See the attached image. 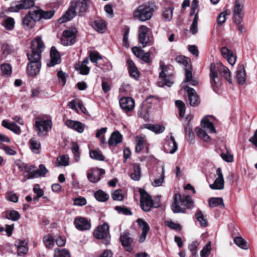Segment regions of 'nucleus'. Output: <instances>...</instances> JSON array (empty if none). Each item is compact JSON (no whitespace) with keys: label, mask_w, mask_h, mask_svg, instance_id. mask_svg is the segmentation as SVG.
Returning <instances> with one entry per match:
<instances>
[{"label":"nucleus","mask_w":257,"mask_h":257,"mask_svg":"<svg viewBox=\"0 0 257 257\" xmlns=\"http://www.w3.org/2000/svg\"><path fill=\"white\" fill-rule=\"evenodd\" d=\"M156 10L154 3H146L139 6L134 12V17L141 22H145L150 20Z\"/></svg>","instance_id":"obj_1"},{"label":"nucleus","mask_w":257,"mask_h":257,"mask_svg":"<svg viewBox=\"0 0 257 257\" xmlns=\"http://www.w3.org/2000/svg\"><path fill=\"white\" fill-rule=\"evenodd\" d=\"M52 122L49 119L38 118L35 121V128L40 137H44L51 129Z\"/></svg>","instance_id":"obj_2"},{"label":"nucleus","mask_w":257,"mask_h":257,"mask_svg":"<svg viewBox=\"0 0 257 257\" xmlns=\"http://www.w3.org/2000/svg\"><path fill=\"white\" fill-rule=\"evenodd\" d=\"M32 52L27 53V56H32L36 59H41V55L45 49V45L40 37H38L31 42Z\"/></svg>","instance_id":"obj_3"},{"label":"nucleus","mask_w":257,"mask_h":257,"mask_svg":"<svg viewBox=\"0 0 257 257\" xmlns=\"http://www.w3.org/2000/svg\"><path fill=\"white\" fill-rule=\"evenodd\" d=\"M93 235L97 239H103V243L105 245L108 244L110 240V236L108 224L104 223L102 225L98 226L94 230Z\"/></svg>","instance_id":"obj_4"},{"label":"nucleus","mask_w":257,"mask_h":257,"mask_svg":"<svg viewBox=\"0 0 257 257\" xmlns=\"http://www.w3.org/2000/svg\"><path fill=\"white\" fill-rule=\"evenodd\" d=\"M28 58L30 62L27 66L28 74L32 77L36 76L39 73L41 67L40 59L37 60L31 56Z\"/></svg>","instance_id":"obj_5"},{"label":"nucleus","mask_w":257,"mask_h":257,"mask_svg":"<svg viewBox=\"0 0 257 257\" xmlns=\"http://www.w3.org/2000/svg\"><path fill=\"white\" fill-rule=\"evenodd\" d=\"M210 81L211 87L214 90L218 88L221 85V77L219 73L215 68V66L212 63L209 67Z\"/></svg>","instance_id":"obj_6"},{"label":"nucleus","mask_w":257,"mask_h":257,"mask_svg":"<svg viewBox=\"0 0 257 257\" xmlns=\"http://www.w3.org/2000/svg\"><path fill=\"white\" fill-rule=\"evenodd\" d=\"M140 203L142 209L146 212L149 211L153 206V200L151 196L143 190H140Z\"/></svg>","instance_id":"obj_7"},{"label":"nucleus","mask_w":257,"mask_h":257,"mask_svg":"<svg viewBox=\"0 0 257 257\" xmlns=\"http://www.w3.org/2000/svg\"><path fill=\"white\" fill-rule=\"evenodd\" d=\"M35 0H21V3L12 5L9 8L10 12L17 13L23 9H28L32 7L35 4Z\"/></svg>","instance_id":"obj_8"},{"label":"nucleus","mask_w":257,"mask_h":257,"mask_svg":"<svg viewBox=\"0 0 257 257\" xmlns=\"http://www.w3.org/2000/svg\"><path fill=\"white\" fill-rule=\"evenodd\" d=\"M242 8L243 5L239 0H236L233 10V21L236 25L240 24L243 17Z\"/></svg>","instance_id":"obj_9"},{"label":"nucleus","mask_w":257,"mask_h":257,"mask_svg":"<svg viewBox=\"0 0 257 257\" xmlns=\"http://www.w3.org/2000/svg\"><path fill=\"white\" fill-rule=\"evenodd\" d=\"M76 34L72 30H65L63 32L61 43L64 46H69L75 42Z\"/></svg>","instance_id":"obj_10"},{"label":"nucleus","mask_w":257,"mask_h":257,"mask_svg":"<svg viewBox=\"0 0 257 257\" xmlns=\"http://www.w3.org/2000/svg\"><path fill=\"white\" fill-rule=\"evenodd\" d=\"M216 175L217 177L215 179L214 183L209 185L212 189L221 190L224 188V180L223 174L220 168H218L216 170Z\"/></svg>","instance_id":"obj_11"},{"label":"nucleus","mask_w":257,"mask_h":257,"mask_svg":"<svg viewBox=\"0 0 257 257\" xmlns=\"http://www.w3.org/2000/svg\"><path fill=\"white\" fill-rule=\"evenodd\" d=\"M75 227L80 231L89 230L91 228L90 222L85 218L76 217L74 221Z\"/></svg>","instance_id":"obj_12"},{"label":"nucleus","mask_w":257,"mask_h":257,"mask_svg":"<svg viewBox=\"0 0 257 257\" xmlns=\"http://www.w3.org/2000/svg\"><path fill=\"white\" fill-rule=\"evenodd\" d=\"M105 173V170L102 169L93 168L87 173L88 180L92 183H96L100 179V177Z\"/></svg>","instance_id":"obj_13"},{"label":"nucleus","mask_w":257,"mask_h":257,"mask_svg":"<svg viewBox=\"0 0 257 257\" xmlns=\"http://www.w3.org/2000/svg\"><path fill=\"white\" fill-rule=\"evenodd\" d=\"M121 108L125 112L133 110L135 107V100L131 97H123L119 100Z\"/></svg>","instance_id":"obj_14"},{"label":"nucleus","mask_w":257,"mask_h":257,"mask_svg":"<svg viewBox=\"0 0 257 257\" xmlns=\"http://www.w3.org/2000/svg\"><path fill=\"white\" fill-rule=\"evenodd\" d=\"M184 89L187 92L190 105L192 106L198 105L200 103V101L195 90L189 86L185 87Z\"/></svg>","instance_id":"obj_15"},{"label":"nucleus","mask_w":257,"mask_h":257,"mask_svg":"<svg viewBox=\"0 0 257 257\" xmlns=\"http://www.w3.org/2000/svg\"><path fill=\"white\" fill-rule=\"evenodd\" d=\"M165 152L169 154H174L178 149V145L174 137L171 135L169 140H167L164 145Z\"/></svg>","instance_id":"obj_16"},{"label":"nucleus","mask_w":257,"mask_h":257,"mask_svg":"<svg viewBox=\"0 0 257 257\" xmlns=\"http://www.w3.org/2000/svg\"><path fill=\"white\" fill-rule=\"evenodd\" d=\"M215 66V68L218 73L220 74V76H223L224 78L227 80L229 83H232V80L230 76V72L229 69L223 66L221 63H213Z\"/></svg>","instance_id":"obj_17"},{"label":"nucleus","mask_w":257,"mask_h":257,"mask_svg":"<svg viewBox=\"0 0 257 257\" xmlns=\"http://www.w3.org/2000/svg\"><path fill=\"white\" fill-rule=\"evenodd\" d=\"M89 5V0H79L73 2L71 4V5L75 8V10L79 14L85 12L87 10Z\"/></svg>","instance_id":"obj_18"},{"label":"nucleus","mask_w":257,"mask_h":257,"mask_svg":"<svg viewBox=\"0 0 257 257\" xmlns=\"http://www.w3.org/2000/svg\"><path fill=\"white\" fill-rule=\"evenodd\" d=\"M65 124L69 128L74 130L79 133H83L85 127V125L81 122L71 119L67 120Z\"/></svg>","instance_id":"obj_19"},{"label":"nucleus","mask_w":257,"mask_h":257,"mask_svg":"<svg viewBox=\"0 0 257 257\" xmlns=\"http://www.w3.org/2000/svg\"><path fill=\"white\" fill-rule=\"evenodd\" d=\"M120 240L126 251H131L133 250L131 244L133 241V239L130 236L128 232H123L120 237Z\"/></svg>","instance_id":"obj_20"},{"label":"nucleus","mask_w":257,"mask_h":257,"mask_svg":"<svg viewBox=\"0 0 257 257\" xmlns=\"http://www.w3.org/2000/svg\"><path fill=\"white\" fill-rule=\"evenodd\" d=\"M235 78L237 83L243 85L245 83L246 80V72L244 67L242 65L238 66L235 72Z\"/></svg>","instance_id":"obj_21"},{"label":"nucleus","mask_w":257,"mask_h":257,"mask_svg":"<svg viewBox=\"0 0 257 257\" xmlns=\"http://www.w3.org/2000/svg\"><path fill=\"white\" fill-rule=\"evenodd\" d=\"M162 71L160 73L159 78L160 79L159 82V85L161 87H163L164 85L170 87L173 84L172 79L170 77L167 78L166 76L165 71L166 69V67L165 66H161Z\"/></svg>","instance_id":"obj_22"},{"label":"nucleus","mask_w":257,"mask_h":257,"mask_svg":"<svg viewBox=\"0 0 257 257\" xmlns=\"http://www.w3.org/2000/svg\"><path fill=\"white\" fill-rule=\"evenodd\" d=\"M181 196L180 194L177 193L175 194L173 202L172 204V210L174 213H184L185 209V208H181L179 206V201H181Z\"/></svg>","instance_id":"obj_23"},{"label":"nucleus","mask_w":257,"mask_h":257,"mask_svg":"<svg viewBox=\"0 0 257 257\" xmlns=\"http://www.w3.org/2000/svg\"><path fill=\"white\" fill-rule=\"evenodd\" d=\"M51 61L47 64L48 66L52 67L60 62V55L55 47H52L50 51Z\"/></svg>","instance_id":"obj_24"},{"label":"nucleus","mask_w":257,"mask_h":257,"mask_svg":"<svg viewBox=\"0 0 257 257\" xmlns=\"http://www.w3.org/2000/svg\"><path fill=\"white\" fill-rule=\"evenodd\" d=\"M76 12L77 11L75 10V8L71 5L65 14L59 19V23H63L70 21L75 16Z\"/></svg>","instance_id":"obj_25"},{"label":"nucleus","mask_w":257,"mask_h":257,"mask_svg":"<svg viewBox=\"0 0 257 257\" xmlns=\"http://www.w3.org/2000/svg\"><path fill=\"white\" fill-rule=\"evenodd\" d=\"M76 12L77 11L75 10V8L71 5L65 14L59 19V23H63L70 21L75 16Z\"/></svg>","instance_id":"obj_26"},{"label":"nucleus","mask_w":257,"mask_h":257,"mask_svg":"<svg viewBox=\"0 0 257 257\" xmlns=\"http://www.w3.org/2000/svg\"><path fill=\"white\" fill-rule=\"evenodd\" d=\"M24 168V176L23 179V181L25 182L28 179L35 178L36 177H32L33 175L35 173V167L33 165H30L26 164H23Z\"/></svg>","instance_id":"obj_27"},{"label":"nucleus","mask_w":257,"mask_h":257,"mask_svg":"<svg viewBox=\"0 0 257 257\" xmlns=\"http://www.w3.org/2000/svg\"><path fill=\"white\" fill-rule=\"evenodd\" d=\"M88 62V58H85L81 63H78L75 65V68L79 71L80 74L87 75L89 73L90 70L89 67L87 66Z\"/></svg>","instance_id":"obj_28"},{"label":"nucleus","mask_w":257,"mask_h":257,"mask_svg":"<svg viewBox=\"0 0 257 257\" xmlns=\"http://www.w3.org/2000/svg\"><path fill=\"white\" fill-rule=\"evenodd\" d=\"M17 247L18 254L19 256L24 255L27 254L28 251L27 242L25 240H17L15 242Z\"/></svg>","instance_id":"obj_29"},{"label":"nucleus","mask_w":257,"mask_h":257,"mask_svg":"<svg viewBox=\"0 0 257 257\" xmlns=\"http://www.w3.org/2000/svg\"><path fill=\"white\" fill-rule=\"evenodd\" d=\"M128 70L131 77L137 79L140 76V73L134 62L131 60H127Z\"/></svg>","instance_id":"obj_30"},{"label":"nucleus","mask_w":257,"mask_h":257,"mask_svg":"<svg viewBox=\"0 0 257 257\" xmlns=\"http://www.w3.org/2000/svg\"><path fill=\"white\" fill-rule=\"evenodd\" d=\"M122 141V136L118 131L112 133L108 141L109 146H114Z\"/></svg>","instance_id":"obj_31"},{"label":"nucleus","mask_w":257,"mask_h":257,"mask_svg":"<svg viewBox=\"0 0 257 257\" xmlns=\"http://www.w3.org/2000/svg\"><path fill=\"white\" fill-rule=\"evenodd\" d=\"M201 127L208 133H216V130L212 122L207 118H204L201 121Z\"/></svg>","instance_id":"obj_32"},{"label":"nucleus","mask_w":257,"mask_h":257,"mask_svg":"<svg viewBox=\"0 0 257 257\" xmlns=\"http://www.w3.org/2000/svg\"><path fill=\"white\" fill-rule=\"evenodd\" d=\"M2 125L17 134H21V130L20 127L16 125L15 123H9L7 120H4L2 121Z\"/></svg>","instance_id":"obj_33"},{"label":"nucleus","mask_w":257,"mask_h":257,"mask_svg":"<svg viewBox=\"0 0 257 257\" xmlns=\"http://www.w3.org/2000/svg\"><path fill=\"white\" fill-rule=\"evenodd\" d=\"M92 27L98 32L103 33L105 30L106 25L103 20H98L93 22Z\"/></svg>","instance_id":"obj_34"},{"label":"nucleus","mask_w":257,"mask_h":257,"mask_svg":"<svg viewBox=\"0 0 257 257\" xmlns=\"http://www.w3.org/2000/svg\"><path fill=\"white\" fill-rule=\"evenodd\" d=\"M29 143L31 151L36 154H39L41 148V144L39 141L36 140L35 138H32L30 140Z\"/></svg>","instance_id":"obj_35"},{"label":"nucleus","mask_w":257,"mask_h":257,"mask_svg":"<svg viewBox=\"0 0 257 257\" xmlns=\"http://www.w3.org/2000/svg\"><path fill=\"white\" fill-rule=\"evenodd\" d=\"M209 205L210 207L214 208L218 206L224 207L223 199L221 197H212L208 200Z\"/></svg>","instance_id":"obj_36"},{"label":"nucleus","mask_w":257,"mask_h":257,"mask_svg":"<svg viewBox=\"0 0 257 257\" xmlns=\"http://www.w3.org/2000/svg\"><path fill=\"white\" fill-rule=\"evenodd\" d=\"M145 127L156 134L162 133L165 130L164 126L160 124H146Z\"/></svg>","instance_id":"obj_37"},{"label":"nucleus","mask_w":257,"mask_h":257,"mask_svg":"<svg viewBox=\"0 0 257 257\" xmlns=\"http://www.w3.org/2000/svg\"><path fill=\"white\" fill-rule=\"evenodd\" d=\"M89 156L92 159L101 161H103L105 158L101 152L98 149L90 150L89 151Z\"/></svg>","instance_id":"obj_38"},{"label":"nucleus","mask_w":257,"mask_h":257,"mask_svg":"<svg viewBox=\"0 0 257 257\" xmlns=\"http://www.w3.org/2000/svg\"><path fill=\"white\" fill-rule=\"evenodd\" d=\"M173 10V7L170 5L168 7L165 8L163 10L162 16L166 21H169L172 19Z\"/></svg>","instance_id":"obj_39"},{"label":"nucleus","mask_w":257,"mask_h":257,"mask_svg":"<svg viewBox=\"0 0 257 257\" xmlns=\"http://www.w3.org/2000/svg\"><path fill=\"white\" fill-rule=\"evenodd\" d=\"M71 151L73 154L75 162H79L80 160V153L78 144L76 142H73L71 146Z\"/></svg>","instance_id":"obj_40"},{"label":"nucleus","mask_w":257,"mask_h":257,"mask_svg":"<svg viewBox=\"0 0 257 257\" xmlns=\"http://www.w3.org/2000/svg\"><path fill=\"white\" fill-rule=\"evenodd\" d=\"M23 24L25 29H29L34 27L35 23L28 14L23 19Z\"/></svg>","instance_id":"obj_41"},{"label":"nucleus","mask_w":257,"mask_h":257,"mask_svg":"<svg viewBox=\"0 0 257 257\" xmlns=\"http://www.w3.org/2000/svg\"><path fill=\"white\" fill-rule=\"evenodd\" d=\"M134 172L131 174V178L134 181L140 180L141 176V168L139 164H135L133 167Z\"/></svg>","instance_id":"obj_42"},{"label":"nucleus","mask_w":257,"mask_h":257,"mask_svg":"<svg viewBox=\"0 0 257 257\" xmlns=\"http://www.w3.org/2000/svg\"><path fill=\"white\" fill-rule=\"evenodd\" d=\"M195 131L197 136L204 141L208 142L210 140V138L207 134V132L202 127H197L195 129Z\"/></svg>","instance_id":"obj_43"},{"label":"nucleus","mask_w":257,"mask_h":257,"mask_svg":"<svg viewBox=\"0 0 257 257\" xmlns=\"http://www.w3.org/2000/svg\"><path fill=\"white\" fill-rule=\"evenodd\" d=\"M234 241L237 246L243 249H247L249 247L247 242L240 236L235 237Z\"/></svg>","instance_id":"obj_44"},{"label":"nucleus","mask_w":257,"mask_h":257,"mask_svg":"<svg viewBox=\"0 0 257 257\" xmlns=\"http://www.w3.org/2000/svg\"><path fill=\"white\" fill-rule=\"evenodd\" d=\"M94 196L98 201L101 202L106 201L109 198V195L101 190L96 191L94 193Z\"/></svg>","instance_id":"obj_45"},{"label":"nucleus","mask_w":257,"mask_h":257,"mask_svg":"<svg viewBox=\"0 0 257 257\" xmlns=\"http://www.w3.org/2000/svg\"><path fill=\"white\" fill-rule=\"evenodd\" d=\"M195 215L196 219L199 222L201 226L206 227L207 225V220L205 218V216L201 210H198L196 213Z\"/></svg>","instance_id":"obj_46"},{"label":"nucleus","mask_w":257,"mask_h":257,"mask_svg":"<svg viewBox=\"0 0 257 257\" xmlns=\"http://www.w3.org/2000/svg\"><path fill=\"white\" fill-rule=\"evenodd\" d=\"M48 172V170L42 164L40 165L39 169L35 171V173L33 175L32 177H44L46 174Z\"/></svg>","instance_id":"obj_47"},{"label":"nucleus","mask_w":257,"mask_h":257,"mask_svg":"<svg viewBox=\"0 0 257 257\" xmlns=\"http://www.w3.org/2000/svg\"><path fill=\"white\" fill-rule=\"evenodd\" d=\"M29 16L31 17V19L36 23V22L40 21L42 19V15L41 13V10H37L35 11H30L28 13Z\"/></svg>","instance_id":"obj_48"},{"label":"nucleus","mask_w":257,"mask_h":257,"mask_svg":"<svg viewBox=\"0 0 257 257\" xmlns=\"http://www.w3.org/2000/svg\"><path fill=\"white\" fill-rule=\"evenodd\" d=\"M20 213L15 210H11L7 212L6 218L8 219L16 221L20 218Z\"/></svg>","instance_id":"obj_49"},{"label":"nucleus","mask_w":257,"mask_h":257,"mask_svg":"<svg viewBox=\"0 0 257 257\" xmlns=\"http://www.w3.org/2000/svg\"><path fill=\"white\" fill-rule=\"evenodd\" d=\"M1 70L2 75L9 76L12 72V67L10 64L4 63L1 66Z\"/></svg>","instance_id":"obj_50"},{"label":"nucleus","mask_w":257,"mask_h":257,"mask_svg":"<svg viewBox=\"0 0 257 257\" xmlns=\"http://www.w3.org/2000/svg\"><path fill=\"white\" fill-rule=\"evenodd\" d=\"M139 41L143 48H145L147 46L152 45V44L149 37L147 35L139 36Z\"/></svg>","instance_id":"obj_51"},{"label":"nucleus","mask_w":257,"mask_h":257,"mask_svg":"<svg viewBox=\"0 0 257 257\" xmlns=\"http://www.w3.org/2000/svg\"><path fill=\"white\" fill-rule=\"evenodd\" d=\"M69 157L68 155H63L57 158V162L59 165L67 166L69 165Z\"/></svg>","instance_id":"obj_52"},{"label":"nucleus","mask_w":257,"mask_h":257,"mask_svg":"<svg viewBox=\"0 0 257 257\" xmlns=\"http://www.w3.org/2000/svg\"><path fill=\"white\" fill-rule=\"evenodd\" d=\"M54 257H70L69 252L66 249H60L56 248L55 249Z\"/></svg>","instance_id":"obj_53"},{"label":"nucleus","mask_w":257,"mask_h":257,"mask_svg":"<svg viewBox=\"0 0 257 257\" xmlns=\"http://www.w3.org/2000/svg\"><path fill=\"white\" fill-rule=\"evenodd\" d=\"M181 202L183 204H184L188 208L193 207V201L191 199V196L189 195H187L184 196L183 197H181Z\"/></svg>","instance_id":"obj_54"},{"label":"nucleus","mask_w":257,"mask_h":257,"mask_svg":"<svg viewBox=\"0 0 257 257\" xmlns=\"http://www.w3.org/2000/svg\"><path fill=\"white\" fill-rule=\"evenodd\" d=\"M175 60L177 63L181 64L186 67L189 66L190 60L184 56H178L176 57Z\"/></svg>","instance_id":"obj_55"},{"label":"nucleus","mask_w":257,"mask_h":257,"mask_svg":"<svg viewBox=\"0 0 257 257\" xmlns=\"http://www.w3.org/2000/svg\"><path fill=\"white\" fill-rule=\"evenodd\" d=\"M15 24L14 19L11 17H9L5 20L4 26L7 30H11L14 28Z\"/></svg>","instance_id":"obj_56"},{"label":"nucleus","mask_w":257,"mask_h":257,"mask_svg":"<svg viewBox=\"0 0 257 257\" xmlns=\"http://www.w3.org/2000/svg\"><path fill=\"white\" fill-rule=\"evenodd\" d=\"M175 104L179 109L180 116L181 117H183L185 115V105L184 103L181 100H176L175 101Z\"/></svg>","instance_id":"obj_57"},{"label":"nucleus","mask_w":257,"mask_h":257,"mask_svg":"<svg viewBox=\"0 0 257 257\" xmlns=\"http://www.w3.org/2000/svg\"><path fill=\"white\" fill-rule=\"evenodd\" d=\"M211 249V242L209 241L205 245V246L201 250V257H208L210 253Z\"/></svg>","instance_id":"obj_58"},{"label":"nucleus","mask_w":257,"mask_h":257,"mask_svg":"<svg viewBox=\"0 0 257 257\" xmlns=\"http://www.w3.org/2000/svg\"><path fill=\"white\" fill-rule=\"evenodd\" d=\"M137 222L138 223L139 227L142 229L143 231H149V225L144 219L138 218L137 220Z\"/></svg>","instance_id":"obj_59"},{"label":"nucleus","mask_w":257,"mask_h":257,"mask_svg":"<svg viewBox=\"0 0 257 257\" xmlns=\"http://www.w3.org/2000/svg\"><path fill=\"white\" fill-rule=\"evenodd\" d=\"M136 141L137 142V146L136 147V151L138 153L141 151L142 150V146L145 142V140L144 137H137Z\"/></svg>","instance_id":"obj_60"},{"label":"nucleus","mask_w":257,"mask_h":257,"mask_svg":"<svg viewBox=\"0 0 257 257\" xmlns=\"http://www.w3.org/2000/svg\"><path fill=\"white\" fill-rule=\"evenodd\" d=\"M112 198L114 200L122 201L123 199V195L121 190H116L111 193Z\"/></svg>","instance_id":"obj_61"},{"label":"nucleus","mask_w":257,"mask_h":257,"mask_svg":"<svg viewBox=\"0 0 257 257\" xmlns=\"http://www.w3.org/2000/svg\"><path fill=\"white\" fill-rule=\"evenodd\" d=\"M44 242L47 248H51L54 243V238L50 235L44 237Z\"/></svg>","instance_id":"obj_62"},{"label":"nucleus","mask_w":257,"mask_h":257,"mask_svg":"<svg viewBox=\"0 0 257 257\" xmlns=\"http://www.w3.org/2000/svg\"><path fill=\"white\" fill-rule=\"evenodd\" d=\"M229 14L230 13L227 10L220 13L217 18V23L220 25L224 23L226 21V16Z\"/></svg>","instance_id":"obj_63"},{"label":"nucleus","mask_w":257,"mask_h":257,"mask_svg":"<svg viewBox=\"0 0 257 257\" xmlns=\"http://www.w3.org/2000/svg\"><path fill=\"white\" fill-rule=\"evenodd\" d=\"M165 224L171 229L176 230H180L181 229V225L179 223H175L171 220L166 221Z\"/></svg>","instance_id":"obj_64"}]
</instances>
